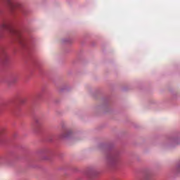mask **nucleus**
Instances as JSON below:
<instances>
[{
    "instance_id": "3",
    "label": "nucleus",
    "mask_w": 180,
    "mask_h": 180,
    "mask_svg": "<svg viewBox=\"0 0 180 180\" xmlns=\"http://www.w3.org/2000/svg\"><path fill=\"white\" fill-rule=\"evenodd\" d=\"M8 2V5L11 9H15L16 8H19L20 6V4L14 3L11 0H7Z\"/></svg>"
},
{
    "instance_id": "5",
    "label": "nucleus",
    "mask_w": 180,
    "mask_h": 180,
    "mask_svg": "<svg viewBox=\"0 0 180 180\" xmlns=\"http://www.w3.org/2000/svg\"><path fill=\"white\" fill-rule=\"evenodd\" d=\"M2 61H3V63H6V61H8V56L5 53H4V55L2 56Z\"/></svg>"
},
{
    "instance_id": "6",
    "label": "nucleus",
    "mask_w": 180,
    "mask_h": 180,
    "mask_svg": "<svg viewBox=\"0 0 180 180\" xmlns=\"http://www.w3.org/2000/svg\"><path fill=\"white\" fill-rule=\"evenodd\" d=\"M2 27L3 29H6V27H8V25H6V24H3Z\"/></svg>"
},
{
    "instance_id": "4",
    "label": "nucleus",
    "mask_w": 180,
    "mask_h": 180,
    "mask_svg": "<svg viewBox=\"0 0 180 180\" xmlns=\"http://www.w3.org/2000/svg\"><path fill=\"white\" fill-rule=\"evenodd\" d=\"M72 133V132L71 131H65L60 135V136L62 139H67L71 136Z\"/></svg>"
},
{
    "instance_id": "2",
    "label": "nucleus",
    "mask_w": 180,
    "mask_h": 180,
    "mask_svg": "<svg viewBox=\"0 0 180 180\" xmlns=\"http://www.w3.org/2000/svg\"><path fill=\"white\" fill-rule=\"evenodd\" d=\"M108 161L111 165L116 164L119 161V156L117 155H110L108 158Z\"/></svg>"
},
{
    "instance_id": "7",
    "label": "nucleus",
    "mask_w": 180,
    "mask_h": 180,
    "mask_svg": "<svg viewBox=\"0 0 180 180\" xmlns=\"http://www.w3.org/2000/svg\"><path fill=\"white\" fill-rule=\"evenodd\" d=\"M37 126H40V124H39V122L36 123V127H37Z\"/></svg>"
},
{
    "instance_id": "1",
    "label": "nucleus",
    "mask_w": 180,
    "mask_h": 180,
    "mask_svg": "<svg viewBox=\"0 0 180 180\" xmlns=\"http://www.w3.org/2000/svg\"><path fill=\"white\" fill-rule=\"evenodd\" d=\"M10 33L15 36V37L18 40L19 43L22 44L23 43V38L22 37V33L20 32L13 27L9 28Z\"/></svg>"
}]
</instances>
